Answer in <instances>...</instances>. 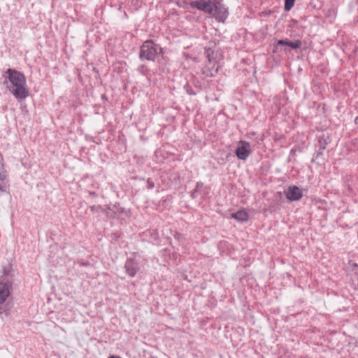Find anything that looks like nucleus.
I'll use <instances>...</instances> for the list:
<instances>
[{"instance_id": "nucleus-21", "label": "nucleus", "mask_w": 358, "mask_h": 358, "mask_svg": "<svg viewBox=\"0 0 358 358\" xmlns=\"http://www.w3.org/2000/svg\"><path fill=\"white\" fill-rule=\"evenodd\" d=\"M355 123L356 124H358V116L355 118Z\"/></svg>"}, {"instance_id": "nucleus-11", "label": "nucleus", "mask_w": 358, "mask_h": 358, "mask_svg": "<svg viewBox=\"0 0 358 358\" xmlns=\"http://www.w3.org/2000/svg\"><path fill=\"white\" fill-rule=\"evenodd\" d=\"M279 45H287L292 48V49H298L301 47L302 43L299 40H296L295 41H289L287 40H279L277 42L275 48H277L278 46Z\"/></svg>"}, {"instance_id": "nucleus-22", "label": "nucleus", "mask_w": 358, "mask_h": 358, "mask_svg": "<svg viewBox=\"0 0 358 358\" xmlns=\"http://www.w3.org/2000/svg\"><path fill=\"white\" fill-rule=\"evenodd\" d=\"M108 358H121V357L119 356H110Z\"/></svg>"}, {"instance_id": "nucleus-4", "label": "nucleus", "mask_w": 358, "mask_h": 358, "mask_svg": "<svg viewBox=\"0 0 358 358\" xmlns=\"http://www.w3.org/2000/svg\"><path fill=\"white\" fill-rule=\"evenodd\" d=\"M13 282L6 278L0 281V304H3L10 294Z\"/></svg>"}, {"instance_id": "nucleus-8", "label": "nucleus", "mask_w": 358, "mask_h": 358, "mask_svg": "<svg viewBox=\"0 0 358 358\" xmlns=\"http://www.w3.org/2000/svg\"><path fill=\"white\" fill-rule=\"evenodd\" d=\"M240 143L236 150V155L239 159L245 160L250 154V145L247 141H241Z\"/></svg>"}, {"instance_id": "nucleus-12", "label": "nucleus", "mask_w": 358, "mask_h": 358, "mask_svg": "<svg viewBox=\"0 0 358 358\" xmlns=\"http://www.w3.org/2000/svg\"><path fill=\"white\" fill-rule=\"evenodd\" d=\"M231 217L241 222H246L249 219L248 213L245 210H238L233 213Z\"/></svg>"}, {"instance_id": "nucleus-14", "label": "nucleus", "mask_w": 358, "mask_h": 358, "mask_svg": "<svg viewBox=\"0 0 358 358\" xmlns=\"http://www.w3.org/2000/svg\"><path fill=\"white\" fill-rule=\"evenodd\" d=\"M12 308H13V304L9 303H7L3 306H0V315L3 313L6 315H8L10 314V312Z\"/></svg>"}, {"instance_id": "nucleus-19", "label": "nucleus", "mask_w": 358, "mask_h": 358, "mask_svg": "<svg viewBox=\"0 0 358 358\" xmlns=\"http://www.w3.org/2000/svg\"><path fill=\"white\" fill-rule=\"evenodd\" d=\"M90 210L93 213H97L99 211H103V208L101 206H91L90 207Z\"/></svg>"}, {"instance_id": "nucleus-24", "label": "nucleus", "mask_w": 358, "mask_h": 358, "mask_svg": "<svg viewBox=\"0 0 358 358\" xmlns=\"http://www.w3.org/2000/svg\"><path fill=\"white\" fill-rule=\"evenodd\" d=\"M3 83H4V84H7V81H6V80H5V81L3 82Z\"/></svg>"}, {"instance_id": "nucleus-20", "label": "nucleus", "mask_w": 358, "mask_h": 358, "mask_svg": "<svg viewBox=\"0 0 358 358\" xmlns=\"http://www.w3.org/2000/svg\"><path fill=\"white\" fill-rule=\"evenodd\" d=\"M147 187L150 189H153L154 187H155L154 182L152 180H151L150 179H148V180H147Z\"/></svg>"}, {"instance_id": "nucleus-10", "label": "nucleus", "mask_w": 358, "mask_h": 358, "mask_svg": "<svg viewBox=\"0 0 358 358\" xmlns=\"http://www.w3.org/2000/svg\"><path fill=\"white\" fill-rule=\"evenodd\" d=\"M330 143L329 136L327 134H322L318 137L319 150L316 152V158L323 154V150L326 149L327 145Z\"/></svg>"}, {"instance_id": "nucleus-23", "label": "nucleus", "mask_w": 358, "mask_h": 358, "mask_svg": "<svg viewBox=\"0 0 358 358\" xmlns=\"http://www.w3.org/2000/svg\"><path fill=\"white\" fill-rule=\"evenodd\" d=\"M90 194H91L92 196H94V195H95V193H94V192H91V193H90Z\"/></svg>"}, {"instance_id": "nucleus-3", "label": "nucleus", "mask_w": 358, "mask_h": 358, "mask_svg": "<svg viewBox=\"0 0 358 358\" xmlns=\"http://www.w3.org/2000/svg\"><path fill=\"white\" fill-rule=\"evenodd\" d=\"M162 54L163 49L159 45L154 43L152 40H147L140 48L139 59L155 62Z\"/></svg>"}, {"instance_id": "nucleus-15", "label": "nucleus", "mask_w": 358, "mask_h": 358, "mask_svg": "<svg viewBox=\"0 0 358 358\" xmlns=\"http://www.w3.org/2000/svg\"><path fill=\"white\" fill-rule=\"evenodd\" d=\"M12 270V266L8 265V266H5L3 268V275L1 277V280L3 278H6L7 279L11 280L13 281V278L10 276V273Z\"/></svg>"}, {"instance_id": "nucleus-9", "label": "nucleus", "mask_w": 358, "mask_h": 358, "mask_svg": "<svg viewBox=\"0 0 358 358\" xmlns=\"http://www.w3.org/2000/svg\"><path fill=\"white\" fill-rule=\"evenodd\" d=\"M216 62H208L202 69V73L208 77H215L218 73L219 66Z\"/></svg>"}, {"instance_id": "nucleus-5", "label": "nucleus", "mask_w": 358, "mask_h": 358, "mask_svg": "<svg viewBox=\"0 0 358 358\" xmlns=\"http://www.w3.org/2000/svg\"><path fill=\"white\" fill-rule=\"evenodd\" d=\"M286 198L291 201H299L303 196L302 190L296 185L289 186L284 191Z\"/></svg>"}, {"instance_id": "nucleus-17", "label": "nucleus", "mask_w": 358, "mask_h": 358, "mask_svg": "<svg viewBox=\"0 0 358 358\" xmlns=\"http://www.w3.org/2000/svg\"><path fill=\"white\" fill-rule=\"evenodd\" d=\"M295 0H285V10L288 11L294 6Z\"/></svg>"}, {"instance_id": "nucleus-6", "label": "nucleus", "mask_w": 358, "mask_h": 358, "mask_svg": "<svg viewBox=\"0 0 358 358\" xmlns=\"http://www.w3.org/2000/svg\"><path fill=\"white\" fill-rule=\"evenodd\" d=\"M3 162V156L0 154V191L6 192L8 190L9 185Z\"/></svg>"}, {"instance_id": "nucleus-13", "label": "nucleus", "mask_w": 358, "mask_h": 358, "mask_svg": "<svg viewBox=\"0 0 358 358\" xmlns=\"http://www.w3.org/2000/svg\"><path fill=\"white\" fill-rule=\"evenodd\" d=\"M206 57L208 59V62H217L216 56L215 51L210 48H205Z\"/></svg>"}, {"instance_id": "nucleus-16", "label": "nucleus", "mask_w": 358, "mask_h": 358, "mask_svg": "<svg viewBox=\"0 0 358 358\" xmlns=\"http://www.w3.org/2000/svg\"><path fill=\"white\" fill-rule=\"evenodd\" d=\"M203 186V183L202 182H197L195 188L194 190L191 192V196L192 199H195L197 197L198 192H200L201 188Z\"/></svg>"}, {"instance_id": "nucleus-2", "label": "nucleus", "mask_w": 358, "mask_h": 358, "mask_svg": "<svg viewBox=\"0 0 358 358\" xmlns=\"http://www.w3.org/2000/svg\"><path fill=\"white\" fill-rule=\"evenodd\" d=\"M189 6L193 8H196L211 15L219 22H224L227 17L226 8L217 0L192 1L189 3Z\"/></svg>"}, {"instance_id": "nucleus-1", "label": "nucleus", "mask_w": 358, "mask_h": 358, "mask_svg": "<svg viewBox=\"0 0 358 358\" xmlns=\"http://www.w3.org/2000/svg\"><path fill=\"white\" fill-rule=\"evenodd\" d=\"M6 73L10 82V85H8L7 87L17 100L21 101L29 96V90L26 86L25 76L22 73L8 69Z\"/></svg>"}, {"instance_id": "nucleus-7", "label": "nucleus", "mask_w": 358, "mask_h": 358, "mask_svg": "<svg viewBox=\"0 0 358 358\" xmlns=\"http://www.w3.org/2000/svg\"><path fill=\"white\" fill-rule=\"evenodd\" d=\"M124 267L126 273L131 278L134 277L140 269L138 262L133 258L127 259Z\"/></svg>"}, {"instance_id": "nucleus-18", "label": "nucleus", "mask_w": 358, "mask_h": 358, "mask_svg": "<svg viewBox=\"0 0 358 358\" xmlns=\"http://www.w3.org/2000/svg\"><path fill=\"white\" fill-rule=\"evenodd\" d=\"M138 71L141 74L145 76L148 73L149 70L145 65L141 64L138 67Z\"/></svg>"}]
</instances>
